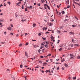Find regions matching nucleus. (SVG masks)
<instances>
[{
  "instance_id": "f257e3e1",
  "label": "nucleus",
  "mask_w": 80,
  "mask_h": 80,
  "mask_svg": "<svg viewBox=\"0 0 80 80\" xmlns=\"http://www.w3.org/2000/svg\"><path fill=\"white\" fill-rule=\"evenodd\" d=\"M70 59H72V58H73L75 57V55H73L72 54H70Z\"/></svg>"
},
{
  "instance_id": "f03ea898",
  "label": "nucleus",
  "mask_w": 80,
  "mask_h": 80,
  "mask_svg": "<svg viewBox=\"0 0 80 80\" xmlns=\"http://www.w3.org/2000/svg\"><path fill=\"white\" fill-rule=\"evenodd\" d=\"M25 55L26 56V57H28V53H27L26 52H25Z\"/></svg>"
},
{
  "instance_id": "7ed1b4c3",
  "label": "nucleus",
  "mask_w": 80,
  "mask_h": 80,
  "mask_svg": "<svg viewBox=\"0 0 80 80\" xmlns=\"http://www.w3.org/2000/svg\"><path fill=\"white\" fill-rule=\"evenodd\" d=\"M73 2H74V3H75V4H76V5H77V4L78 5L79 7L80 6V5L78 3H77V2H75V1H73Z\"/></svg>"
},
{
  "instance_id": "20e7f679",
  "label": "nucleus",
  "mask_w": 80,
  "mask_h": 80,
  "mask_svg": "<svg viewBox=\"0 0 80 80\" xmlns=\"http://www.w3.org/2000/svg\"><path fill=\"white\" fill-rule=\"evenodd\" d=\"M69 34L70 35H74V32H69Z\"/></svg>"
},
{
  "instance_id": "39448f33",
  "label": "nucleus",
  "mask_w": 80,
  "mask_h": 80,
  "mask_svg": "<svg viewBox=\"0 0 80 80\" xmlns=\"http://www.w3.org/2000/svg\"><path fill=\"white\" fill-rule=\"evenodd\" d=\"M7 29H8V30H11L12 28H11V27H9Z\"/></svg>"
},
{
  "instance_id": "423d86ee",
  "label": "nucleus",
  "mask_w": 80,
  "mask_h": 80,
  "mask_svg": "<svg viewBox=\"0 0 80 80\" xmlns=\"http://www.w3.org/2000/svg\"><path fill=\"white\" fill-rule=\"evenodd\" d=\"M18 14H17V12H16L15 14V16L16 17H18Z\"/></svg>"
},
{
  "instance_id": "0eeeda50",
  "label": "nucleus",
  "mask_w": 80,
  "mask_h": 80,
  "mask_svg": "<svg viewBox=\"0 0 80 80\" xmlns=\"http://www.w3.org/2000/svg\"><path fill=\"white\" fill-rule=\"evenodd\" d=\"M77 58L78 59H80V56H78L77 57Z\"/></svg>"
},
{
  "instance_id": "6e6552de",
  "label": "nucleus",
  "mask_w": 80,
  "mask_h": 80,
  "mask_svg": "<svg viewBox=\"0 0 80 80\" xmlns=\"http://www.w3.org/2000/svg\"><path fill=\"white\" fill-rule=\"evenodd\" d=\"M64 66L66 67H68V65H67L66 63L64 64Z\"/></svg>"
},
{
  "instance_id": "1a4fd4ad",
  "label": "nucleus",
  "mask_w": 80,
  "mask_h": 80,
  "mask_svg": "<svg viewBox=\"0 0 80 80\" xmlns=\"http://www.w3.org/2000/svg\"><path fill=\"white\" fill-rule=\"evenodd\" d=\"M79 45V44H75L74 45V46H75V47H77V46H78Z\"/></svg>"
},
{
  "instance_id": "9d476101",
  "label": "nucleus",
  "mask_w": 80,
  "mask_h": 80,
  "mask_svg": "<svg viewBox=\"0 0 80 80\" xmlns=\"http://www.w3.org/2000/svg\"><path fill=\"white\" fill-rule=\"evenodd\" d=\"M76 78H77V77L75 76L73 78V80H76Z\"/></svg>"
},
{
  "instance_id": "9b49d317",
  "label": "nucleus",
  "mask_w": 80,
  "mask_h": 80,
  "mask_svg": "<svg viewBox=\"0 0 80 80\" xmlns=\"http://www.w3.org/2000/svg\"><path fill=\"white\" fill-rule=\"evenodd\" d=\"M51 39H53L54 38L53 37V36L51 35Z\"/></svg>"
},
{
  "instance_id": "f8f14e48",
  "label": "nucleus",
  "mask_w": 80,
  "mask_h": 80,
  "mask_svg": "<svg viewBox=\"0 0 80 80\" xmlns=\"http://www.w3.org/2000/svg\"><path fill=\"white\" fill-rule=\"evenodd\" d=\"M65 61V59L63 58L62 60H61V62H64Z\"/></svg>"
},
{
  "instance_id": "ddd939ff",
  "label": "nucleus",
  "mask_w": 80,
  "mask_h": 80,
  "mask_svg": "<svg viewBox=\"0 0 80 80\" xmlns=\"http://www.w3.org/2000/svg\"><path fill=\"white\" fill-rule=\"evenodd\" d=\"M58 50H59V51H61V50H62V48H60V49H58Z\"/></svg>"
},
{
  "instance_id": "4468645a",
  "label": "nucleus",
  "mask_w": 80,
  "mask_h": 80,
  "mask_svg": "<svg viewBox=\"0 0 80 80\" xmlns=\"http://www.w3.org/2000/svg\"><path fill=\"white\" fill-rule=\"evenodd\" d=\"M37 5L38 6H39V7H40V3H38L37 4Z\"/></svg>"
},
{
  "instance_id": "2eb2a0df",
  "label": "nucleus",
  "mask_w": 80,
  "mask_h": 80,
  "mask_svg": "<svg viewBox=\"0 0 80 80\" xmlns=\"http://www.w3.org/2000/svg\"><path fill=\"white\" fill-rule=\"evenodd\" d=\"M62 14H64V13H65V12H64L63 11H62Z\"/></svg>"
},
{
  "instance_id": "dca6fc26",
  "label": "nucleus",
  "mask_w": 80,
  "mask_h": 80,
  "mask_svg": "<svg viewBox=\"0 0 80 80\" xmlns=\"http://www.w3.org/2000/svg\"><path fill=\"white\" fill-rule=\"evenodd\" d=\"M20 35L21 36H23V33H21L20 34Z\"/></svg>"
},
{
  "instance_id": "f3484780",
  "label": "nucleus",
  "mask_w": 80,
  "mask_h": 80,
  "mask_svg": "<svg viewBox=\"0 0 80 80\" xmlns=\"http://www.w3.org/2000/svg\"><path fill=\"white\" fill-rule=\"evenodd\" d=\"M32 6H31L29 7V8H31V9H32Z\"/></svg>"
},
{
  "instance_id": "a211bd4d",
  "label": "nucleus",
  "mask_w": 80,
  "mask_h": 80,
  "mask_svg": "<svg viewBox=\"0 0 80 80\" xmlns=\"http://www.w3.org/2000/svg\"><path fill=\"white\" fill-rule=\"evenodd\" d=\"M28 42H27L25 44V45H28Z\"/></svg>"
},
{
  "instance_id": "6ab92c4d",
  "label": "nucleus",
  "mask_w": 80,
  "mask_h": 80,
  "mask_svg": "<svg viewBox=\"0 0 80 80\" xmlns=\"http://www.w3.org/2000/svg\"><path fill=\"white\" fill-rule=\"evenodd\" d=\"M72 27H76V26L74 25H72Z\"/></svg>"
},
{
  "instance_id": "aec40b11",
  "label": "nucleus",
  "mask_w": 80,
  "mask_h": 80,
  "mask_svg": "<svg viewBox=\"0 0 80 80\" xmlns=\"http://www.w3.org/2000/svg\"><path fill=\"white\" fill-rule=\"evenodd\" d=\"M35 25H36V23L33 24V27H35Z\"/></svg>"
},
{
  "instance_id": "412c9836",
  "label": "nucleus",
  "mask_w": 80,
  "mask_h": 80,
  "mask_svg": "<svg viewBox=\"0 0 80 80\" xmlns=\"http://www.w3.org/2000/svg\"><path fill=\"white\" fill-rule=\"evenodd\" d=\"M5 43V42H1L0 43H1V44H4V43Z\"/></svg>"
},
{
  "instance_id": "4be33fe9",
  "label": "nucleus",
  "mask_w": 80,
  "mask_h": 80,
  "mask_svg": "<svg viewBox=\"0 0 80 80\" xmlns=\"http://www.w3.org/2000/svg\"><path fill=\"white\" fill-rule=\"evenodd\" d=\"M47 7L48 8V9L49 10H50V7H49V6L48 5H47Z\"/></svg>"
},
{
  "instance_id": "5701e85b",
  "label": "nucleus",
  "mask_w": 80,
  "mask_h": 80,
  "mask_svg": "<svg viewBox=\"0 0 80 80\" xmlns=\"http://www.w3.org/2000/svg\"><path fill=\"white\" fill-rule=\"evenodd\" d=\"M58 31V33H60V31H58H58Z\"/></svg>"
},
{
  "instance_id": "b1692460",
  "label": "nucleus",
  "mask_w": 80,
  "mask_h": 80,
  "mask_svg": "<svg viewBox=\"0 0 80 80\" xmlns=\"http://www.w3.org/2000/svg\"><path fill=\"white\" fill-rule=\"evenodd\" d=\"M38 35H39V36H40L41 35H42V34L40 33H39L38 34Z\"/></svg>"
},
{
  "instance_id": "393cba45",
  "label": "nucleus",
  "mask_w": 80,
  "mask_h": 80,
  "mask_svg": "<svg viewBox=\"0 0 80 80\" xmlns=\"http://www.w3.org/2000/svg\"><path fill=\"white\" fill-rule=\"evenodd\" d=\"M25 11H28V10L27 9V8H25Z\"/></svg>"
},
{
  "instance_id": "a878e982",
  "label": "nucleus",
  "mask_w": 80,
  "mask_h": 80,
  "mask_svg": "<svg viewBox=\"0 0 80 80\" xmlns=\"http://www.w3.org/2000/svg\"><path fill=\"white\" fill-rule=\"evenodd\" d=\"M10 35H13V34L12 33H11L10 34Z\"/></svg>"
},
{
  "instance_id": "bb28decb",
  "label": "nucleus",
  "mask_w": 80,
  "mask_h": 80,
  "mask_svg": "<svg viewBox=\"0 0 80 80\" xmlns=\"http://www.w3.org/2000/svg\"><path fill=\"white\" fill-rule=\"evenodd\" d=\"M70 45L72 47L73 46V45L72 44H71Z\"/></svg>"
},
{
  "instance_id": "cd10ccee",
  "label": "nucleus",
  "mask_w": 80,
  "mask_h": 80,
  "mask_svg": "<svg viewBox=\"0 0 80 80\" xmlns=\"http://www.w3.org/2000/svg\"><path fill=\"white\" fill-rule=\"evenodd\" d=\"M25 20H26L25 19V20L22 19L21 20V21H22V22H25Z\"/></svg>"
},
{
  "instance_id": "c85d7f7f",
  "label": "nucleus",
  "mask_w": 80,
  "mask_h": 80,
  "mask_svg": "<svg viewBox=\"0 0 80 80\" xmlns=\"http://www.w3.org/2000/svg\"><path fill=\"white\" fill-rule=\"evenodd\" d=\"M8 3L9 5H10V3H11L10 2H8Z\"/></svg>"
},
{
  "instance_id": "c756f323",
  "label": "nucleus",
  "mask_w": 80,
  "mask_h": 80,
  "mask_svg": "<svg viewBox=\"0 0 80 80\" xmlns=\"http://www.w3.org/2000/svg\"><path fill=\"white\" fill-rule=\"evenodd\" d=\"M22 45L21 44L19 45V47H22Z\"/></svg>"
},
{
  "instance_id": "7c9ffc66",
  "label": "nucleus",
  "mask_w": 80,
  "mask_h": 80,
  "mask_svg": "<svg viewBox=\"0 0 80 80\" xmlns=\"http://www.w3.org/2000/svg\"><path fill=\"white\" fill-rule=\"evenodd\" d=\"M64 21L65 23L66 22V21H67V19H65V20H64Z\"/></svg>"
},
{
  "instance_id": "2f4dec72",
  "label": "nucleus",
  "mask_w": 80,
  "mask_h": 80,
  "mask_svg": "<svg viewBox=\"0 0 80 80\" xmlns=\"http://www.w3.org/2000/svg\"><path fill=\"white\" fill-rule=\"evenodd\" d=\"M23 7H24L23 5H22V9H23V8H23Z\"/></svg>"
},
{
  "instance_id": "473e14b6",
  "label": "nucleus",
  "mask_w": 80,
  "mask_h": 80,
  "mask_svg": "<svg viewBox=\"0 0 80 80\" xmlns=\"http://www.w3.org/2000/svg\"><path fill=\"white\" fill-rule=\"evenodd\" d=\"M42 38L43 40H46V38H44L43 37H42Z\"/></svg>"
},
{
  "instance_id": "72a5a7b5",
  "label": "nucleus",
  "mask_w": 80,
  "mask_h": 80,
  "mask_svg": "<svg viewBox=\"0 0 80 80\" xmlns=\"http://www.w3.org/2000/svg\"><path fill=\"white\" fill-rule=\"evenodd\" d=\"M60 40H58V41L57 43H58V44L59 43V42H60Z\"/></svg>"
},
{
  "instance_id": "f704fd0d",
  "label": "nucleus",
  "mask_w": 80,
  "mask_h": 80,
  "mask_svg": "<svg viewBox=\"0 0 80 80\" xmlns=\"http://www.w3.org/2000/svg\"><path fill=\"white\" fill-rule=\"evenodd\" d=\"M22 66H23V65H22V64L20 65V67L21 68H22Z\"/></svg>"
},
{
  "instance_id": "c9c22d12",
  "label": "nucleus",
  "mask_w": 80,
  "mask_h": 80,
  "mask_svg": "<svg viewBox=\"0 0 80 80\" xmlns=\"http://www.w3.org/2000/svg\"><path fill=\"white\" fill-rule=\"evenodd\" d=\"M7 71H8L9 72H10V69H7Z\"/></svg>"
},
{
  "instance_id": "e433bc0d",
  "label": "nucleus",
  "mask_w": 80,
  "mask_h": 80,
  "mask_svg": "<svg viewBox=\"0 0 80 80\" xmlns=\"http://www.w3.org/2000/svg\"><path fill=\"white\" fill-rule=\"evenodd\" d=\"M63 28V26H61L60 27V29H61V28Z\"/></svg>"
},
{
  "instance_id": "4c0bfd02",
  "label": "nucleus",
  "mask_w": 80,
  "mask_h": 80,
  "mask_svg": "<svg viewBox=\"0 0 80 80\" xmlns=\"http://www.w3.org/2000/svg\"><path fill=\"white\" fill-rule=\"evenodd\" d=\"M38 52L39 53H40V49H39V50H38Z\"/></svg>"
},
{
  "instance_id": "58836bf2",
  "label": "nucleus",
  "mask_w": 80,
  "mask_h": 80,
  "mask_svg": "<svg viewBox=\"0 0 80 80\" xmlns=\"http://www.w3.org/2000/svg\"><path fill=\"white\" fill-rule=\"evenodd\" d=\"M47 33H49V32H46L45 34H47Z\"/></svg>"
},
{
  "instance_id": "ea45409f",
  "label": "nucleus",
  "mask_w": 80,
  "mask_h": 80,
  "mask_svg": "<svg viewBox=\"0 0 80 80\" xmlns=\"http://www.w3.org/2000/svg\"><path fill=\"white\" fill-rule=\"evenodd\" d=\"M46 43L47 44H48V43H49L47 41V42H46Z\"/></svg>"
},
{
  "instance_id": "a19ab883",
  "label": "nucleus",
  "mask_w": 80,
  "mask_h": 80,
  "mask_svg": "<svg viewBox=\"0 0 80 80\" xmlns=\"http://www.w3.org/2000/svg\"><path fill=\"white\" fill-rule=\"evenodd\" d=\"M24 78H25V80H26V79H27V76H24Z\"/></svg>"
},
{
  "instance_id": "79ce46f5",
  "label": "nucleus",
  "mask_w": 80,
  "mask_h": 80,
  "mask_svg": "<svg viewBox=\"0 0 80 80\" xmlns=\"http://www.w3.org/2000/svg\"><path fill=\"white\" fill-rule=\"evenodd\" d=\"M5 35H6L7 34V32H4Z\"/></svg>"
},
{
  "instance_id": "37998d69",
  "label": "nucleus",
  "mask_w": 80,
  "mask_h": 80,
  "mask_svg": "<svg viewBox=\"0 0 80 80\" xmlns=\"http://www.w3.org/2000/svg\"><path fill=\"white\" fill-rule=\"evenodd\" d=\"M44 6L45 7H47V4H45L44 5Z\"/></svg>"
},
{
  "instance_id": "c03bdc74",
  "label": "nucleus",
  "mask_w": 80,
  "mask_h": 80,
  "mask_svg": "<svg viewBox=\"0 0 80 80\" xmlns=\"http://www.w3.org/2000/svg\"><path fill=\"white\" fill-rule=\"evenodd\" d=\"M57 70H59V67H58L57 68Z\"/></svg>"
},
{
  "instance_id": "a18cd8bd",
  "label": "nucleus",
  "mask_w": 80,
  "mask_h": 80,
  "mask_svg": "<svg viewBox=\"0 0 80 80\" xmlns=\"http://www.w3.org/2000/svg\"><path fill=\"white\" fill-rule=\"evenodd\" d=\"M44 46L45 47H47V46H48V44L45 45Z\"/></svg>"
},
{
  "instance_id": "49530a36",
  "label": "nucleus",
  "mask_w": 80,
  "mask_h": 80,
  "mask_svg": "<svg viewBox=\"0 0 80 80\" xmlns=\"http://www.w3.org/2000/svg\"><path fill=\"white\" fill-rule=\"evenodd\" d=\"M59 15H61V12H59Z\"/></svg>"
},
{
  "instance_id": "de8ad7c7",
  "label": "nucleus",
  "mask_w": 80,
  "mask_h": 80,
  "mask_svg": "<svg viewBox=\"0 0 80 80\" xmlns=\"http://www.w3.org/2000/svg\"><path fill=\"white\" fill-rule=\"evenodd\" d=\"M45 72L47 73L48 72V71L46 70Z\"/></svg>"
},
{
  "instance_id": "09e8293b",
  "label": "nucleus",
  "mask_w": 80,
  "mask_h": 80,
  "mask_svg": "<svg viewBox=\"0 0 80 80\" xmlns=\"http://www.w3.org/2000/svg\"><path fill=\"white\" fill-rule=\"evenodd\" d=\"M41 45H43V46H44L45 45L43 43H41Z\"/></svg>"
},
{
  "instance_id": "8fccbe9b",
  "label": "nucleus",
  "mask_w": 80,
  "mask_h": 80,
  "mask_svg": "<svg viewBox=\"0 0 80 80\" xmlns=\"http://www.w3.org/2000/svg\"><path fill=\"white\" fill-rule=\"evenodd\" d=\"M41 58H43V56H41Z\"/></svg>"
},
{
  "instance_id": "3c124183",
  "label": "nucleus",
  "mask_w": 80,
  "mask_h": 80,
  "mask_svg": "<svg viewBox=\"0 0 80 80\" xmlns=\"http://www.w3.org/2000/svg\"><path fill=\"white\" fill-rule=\"evenodd\" d=\"M42 3H43L44 2L43 1V0H41Z\"/></svg>"
},
{
  "instance_id": "603ef678",
  "label": "nucleus",
  "mask_w": 80,
  "mask_h": 80,
  "mask_svg": "<svg viewBox=\"0 0 80 80\" xmlns=\"http://www.w3.org/2000/svg\"><path fill=\"white\" fill-rule=\"evenodd\" d=\"M43 65H45V64H47V63H46V62H44V63H43Z\"/></svg>"
},
{
  "instance_id": "864d4df0",
  "label": "nucleus",
  "mask_w": 80,
  "mask_h": 80,
  "mask_svg": "<svg viewBox=\"0 0 80 80\" xmlns=\"http://www.w3.org/2000/svg\"><path fill=\"white\" fill-rule=\"evenodd\" d=\"M67 8H70V6H68L67 7Z\"/></svg>"
},
{
  "instance_id": "5fc2aeb1",
  "label": "nucleus",
  "mask_w": 80,
  "mask_h": 80,
  "mask_svg": "<svg viewBox=\"0 0 80 80\" xmlns=\"http://www.w3.org/2000/svg\"><path fill=\"white\" fill-rule=\"evenodd\" d=\"M41 72H42V73H44V71H43V70H42Z\"/></svg>"
},
{
  "instance_id": "6e6d98bb",
  "label": "nucleus",
  "mask_w": 80,
  "mask_h": 80,
  "mask_svg": "<svg viewBox=\"0 0 80 80\" xmlns=\"http://www.w3.org/2000/svg\"><path fill=\"white\" fill-rule=\"evenodd\" d=\"M52 33H54V31L53 30V31H52Z\"/></svg>"
},
{
  "instance_id": "4d7b16f0",
  "label": "nucleus",
  "mask_w": 80,
  "mask_h": 80,
  "mask_svg": "<svg viewBox=\"0 0 80 80\" xmlns=\"http://www.w3.org/2000/svg\"><path fill=\"white\" fill-rule=\"evenodd\" d=\"M70 77H68V79H69V80L70 79Z\"/></svg>"
},
{
  "instance_id": "13d9d810",
  "label": "nucleus",
  "mask_w": 80,
  "mask_h": 80,
  "mask_svg": "<svg viewBox=\"0 0 80 80\" xmlns=\"http://www.w3.org/2000/svg\"><path fill=\"white\" fill-rule=\"evenodd\" d=\"M25 67L26 68H27V67H28V66H25Z\"/></svg>"
},
{
  "instance_id": "bf43d9fd",
  "label": "nucleus",
  "mask_w": 80,
  "mask_h": 80,
  "mask_svg": "<svg viewBox=\"0 0 80 80\" xmlns=\"http://www.w3.org/2000/svg\"><path fill=\"white\" fill-rule=\"evenodd\" d=\"M16 4H17V5H18V6H20V5H18V3H16Z\"/></svg>"
},
{
  "instance_id": "052dcab7",
  "label": "nucleus",
  "mask_w": 80,
  "mask_h": 80,
  "mask_svg": "<svg viewBox=\"0 0 80 80\" xmlns=\"http://www.w3.org/2000/svg\"><path fill=\"white\" fill-rule=\"evenodd\" d=\"M50 55H51V54H48V56L49 57L50 56Z\"/></svg>"
},
{
  "instance_id": "680f3d73",
  "label": "nucleus",
  "mask_w": 80,
  "mask_h": 80,
  "mask_svg": "<svg viewBox=\"0 0 80 80\" xmlns=\"http://www.w3.org/2000/svg\"><path fill=\"white\" fill-rule=\"evenodd\" d=\"M72 42H73V39H72Z\"/></svg>"
},
{
  "instance_id": "e2e57ef3",
  "label": "nucleus",
  "mask_w": 80,
  "mask_h": 80,
  "mask_svg": "<svg viewBox=\"0 0 80 80\" xmlns=\"http://www.w3.org/2000/svg\"><path fill=\"white\" fill-rule=\"evenodd\" d=\"M41 68H42V69H43V68H44V67H42Z\"/></svg>"
},
{
  "instance_id": "0e129e2a",
  "label": "nucleus",
  "mask_w": 80,
  "mask_h": 80,
  "mask_svg": "<svg viewBox=\"0 0 80 80\" xmlns=\"http://www.w3.org/2000/svg\"><path fill=\"white\" fill-rule=\"evenodd\" d=\"M47 29V28L46 27V28H45V30H46V29Z\"/></svg>"
},
{
  "instance_id": "69168bd1",
  "label": "nucleus",
  "mask_w": 80,
  "mask_h": 80,
  "mask_svg": "<svg viewBox=\"0 0 80 80\" xmlns=\"http://www.w3.org/2000/svg\"><path fill=\"white\" fill-rule=\"evenodd\" d=\"M59 6H58V5H57V7L58 8H59Z\"/></svg>"
},
{
  "instance_id": "338daca9",
  "label": "nucleus",
  "mask_w": 80,
  "mask_h": 80,
  "mask_svg": "<svg viewBox=\"0 0 80 80\" xmlns=\"http://www.w3.org/2000/svg\"><path fill=\"white\" fill-rule=\"evenodd\" d=\"M39 63H42V61H39Z\"/></svg>"
},
{
  "instance_id": "774afa93",
  "label": "nucleus",
  "mask_w": 80,
  "mask_h": 80,
  "mask_svg": "<svg viewBox=\"0 0 80 80\" xmlns=\"http://www.w3.org/2000/svg\"><path fill=\"white\" fill-rule=\"evenodd\" d=\"M45 27H44V28H43V30H45Z\"/></svg>"
}]
</instances>
